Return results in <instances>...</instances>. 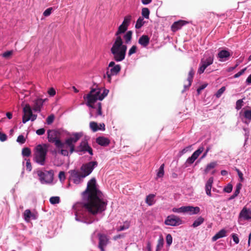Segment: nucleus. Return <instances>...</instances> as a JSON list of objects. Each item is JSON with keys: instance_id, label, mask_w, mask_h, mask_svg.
<instances>
[{"instance_id": "43", "label": "nucleus", "mask_w": 251, "mask_h": 251, "mask_svg": "<svg viewBox=\"0 0 251 251\" xmlns=\"http://www.w3.org/2000/svg\"><path fill=\"white\" fill-rule=\"evenodd\" d=\"M50 202L52 204L59 203L60 198L59 197H52L50 199Z\"/></svg>"}, {"instance_id": "7", "label": "nucleus", "mask_w": 251, "mask_h": 251, "mask_svg": "<svg viewBox=\"0 0 251 251\" xmlns=\"http://www.w3.org/2000/svg\"><path fill=\"white\" fill-rule=\"evenodd\" d=\"M174 212L176 213H188L190 215L196 214L200 212L199 207H193L192 206H184L179 208H174L172 209Z\"/></svg>"}, {"instance_id": "12", "label": "nucleus", "mask_w": 251, "mask_h": 251, "mask_svg": "<svg viewBox=\"0 0 251 251\" xmlns=\"http://www.w3.org/2000/svg\"><path fill=\"white\" fill-rule=\"evenodd\" d=\"M69 173L73 182L75 184L80 183L82 181L83 178L85 177L83 173L78 170H71Z\"/></svg>"}, {"instance_id": "47", "label": "nucleus", "mask_w": 251, "mask_h": 251, "mask_svg": "<svg viewBox=\"0 0 251 251\" xmlns=\"http://www.w3.org/2000/svg\"><path fill=\"white\" fill-rule=\"evenodd\" d=\"M66 144L65 143H64V145ZM66 147H65V146H64V147L62 148H58L59 149H60V151H59V152L61 154H62V155H64V156H68L69 155V152H68V151L67 149H64L63 148H65Z\"/></svg>"}, {"instance_id": "16", "label": "nucleus", "mask_w": 251, "mask_h": 251, "mask_svg": "<svg viewBox=\"0 0 251 251\" xmlns=\"http://www.w3.org/2000/svg\"><path fill=\"white\" fill-rule=\"evenodd\" d=\"M99 248L101 251H105L104 247L106 246L108 243V238L104 234H99Z\"/></svg>"}, {"instance_id": "61", "label": "nucleus", "mask_w": 251, "mask_h": 251, "mask_svg": "<svg viewBox=\"0 0 251 251\" xmlns=\"http://www.w3.org/2000/svg\"><path fill=\"white\" fill-rule=\"evenodd\" d=\"M236 171L237 172L238 175L240 179V181L242 182L244 180L243 175L242 173L238 169H236Z\"/></svg>"}, {"instance_id": "39", "label": "nucleus", "mask_w": 251, "mask_h": 251, "mask_svg": "<svg viewBox=\"0 0 251 251\" xmlns=\"http://www.w3.org/2000/svg\"><path fill=\"white\" fill-rule=\"evenodd\" d=\"M150 11L149 9V8L147 7L143 8L142 9V15L143 17L145 18L146 19H149V15H150Z\"/></svg>"}, {"instance_id": "1", "label": "nucleus", "mask_w": 251, "mask_h": 251, "mask_svg": "<svg viewBox=\"0 0 251 251\" xmlns=\"http://www.w3.org/2000/svg\"><path fill=\"white\" fill-rule=\"evenodd\" d=\"M87 202L83 207L89 213L95 215L106 209L107 202L102 200V193L98 189L95 178H92L87 183L86 190L82 193Z\"/></svg>"}, {"instance_id": "10", "label": "nucleus", "mask_w": 251, "mask_h": 251, "mask_svg": "<svg viewBox=\"0 0 251 251\" xmlns=\"http://www.w3.org/2000/svg\"><path fill=\"white\" fill-rule=\"evenodd\" d=\"M121 70V66L119 64H117L115 66L109 69L107 68L106 74L104 75V78L107 79L108 82L111 81V76L118 75Z\"/></svg>"}, {"instance_id": "3", "label": "nucleus", "mask_w": 251, "mask_h": 251, "mask_svg": "<svg viewBox=\"0 0 251 251\" xmlns=\"http://www.w3.org/2000/svg\"><path fill=\"white\" fill-rule=\"evenodd\" d=\"M49 147V145L47 144L37 145L35 148L33 160L41 165H45Z\"/></svg>"}, {"instance_id": "32", "label": "nucleus", "mask_w": 251, "mask_h": 251, "mask_svg": "<svg viewBox=\"0 0 251 251\" xmlns=\"http://www.w3.org/2000/svg\"><path fill=\"white\" fill-rule=\"evenodd\" d=\"M164 245V239L163 236L161 235L159 236V238L157 241V244L156 248V251H159L163 247Z\"/></svg>"}, {"instance_id": "57", "label": "nucleus", "mask_w": 251, "mask_h": 251, "mask_svg": "<svg viewBox=\"0 0 251 251\" xmlns=\"http://www.w3.org/2000/svg\"><path fill=\"white\" fill-rule=\"evenodd\" d=\"M246 70V68L241 70L240 72H239L238 73H237V74H236L234 75V77L237 78V77H239L240 76H241L242 75H243L244 73Z\"/></svg>"}, {"instance_id": "11", "label": "nucleus", "mask_w": 251, "mask_h": 251, "mask_svg": "<svg viewBox=\"0 0 251 251\" xmlns=\"http://www.w3.org/2000/svg\"><path fill=\"white\" fill-rule=\"evenodd\" d=\"M75 151L76 152H88L91 155L93 154V150L92 148L89 145L88 142L86 140H83L81 142L79 145L77 147Z\"/></svg>"}, {"instance_id": "56", "label": "nucleus", "mask_w": 251, "mask_h": 251, "mask_svg": "<svg viewBox=\"0 0 251 251\" xmlns=\"http://www.w3.org/2000/svg\"><path fill=\"white\" fill-rule=\"evenodd\" d=\"M58 177L60 181H63L65 179V174L63 171H61L59 173Z\"/></svg>"}, {"instance_id": "55", "label": "nucleus", "mask_w": 251, "mask_h": 251, "mask_svg": "<svg viewBox=\"0 0 251 251\" xmlns=\"http://www.w3.org/2000/svg\"><path fill=\"white\" fill-rule=\"evenodd\" d=\"M12 53H13L12 50H9V51H5L3 53H2V57H3L5 58H8L12 54Z\"/></svg>"}, {"instance_id": "51", "label": "nucleus", "mask_w": 251, "mask_h": 251, "mask_svg": "<svg viewBox=\"0 0 251 251\" xmlns=\"http://www.w3.org/2000/svg\"><path fill=\"white\" fill-rule=\"evenodd\" d=\"M173 238L170 234H168L166 236V242L168 246H170L172 243Z\"/></svg>"}, {"instance_id": "49", "label": "nucleus", "mask_w": 251, "mask_h": 251, "mask_svg": "<svg viewBox=\"0 0 251 251\" xmlns=\"http://www.w3.org/2000/svg\"><path fill=\"white\" fill-rule=\"evenodd\" d=\"M242 185L241 183H239L236 185V189L234 192V193L235 194V195L238 196L239 195L240 190L242 188Z\"/></svg>"}, {"instance_id": "13", "label": "nucleus", "mask_w": 251, "mask_h": 251, "mask_svg": "<svg viewBox=\"0 0 251 251\" xmlns=\"http://www.w3.org/2000/svg\"><path fill=\"white\" fill-rule=\"evenodd\" d=\"M182 224V220L177 216H169L165 221V224L171 226H177Z\"/></svg>"}, {"instance_id": "53", "label": "nucleus", "mask_w": 251, "mask_h": 251, "mask_svg": "<svg viewBox=\"0 0 251 251\" xmlns=\"http://www.w3.org/2000/svg\"><path fill=\"white\" fill-rule=\"evenodd\" d=\"M17 141L22 144H24L25 142V139L22 135H19L17 139Z\"/></svg>"}, {"instance_id": "34", "label": "nucleus", "mask_w": 251, "mask_h": 251, "mask_svg": "<svg viewBox=\"0 0 251 251\" xmlns=\"http://www.w3.org/2000/svg\"><path fill=\"white\" fill-rule=\"evenodd\" d=\"M164 164H162L160 168H159L157 172V176L156 179H157L158 178L162 177L164 176Z\"/></svg>"}, {"instance_id": "59", "label": "nucleus", "mask_w": 251, "mask_h": 251, "mask_svg": "<svg viewBox=\"0 0 251 251\" xmlns=\"http://www.w3.org/2000/svg\"><path fill=\"white\" fill-rule=\"evenodd\" d=\"M7 139V136L5 134L0 132V141L4 142Z\"/></svg>"}, {"instance_id": "24", "label": "nucleus", "mask_w": 251, "mask_h": 251, "mask_svg": "<svg viewBox=\"0 0 251 251\" xmlns=\"http://www.w3.org/2000/svg\"><path fill=\"white\" fill-rule=\"evenodd\" d=\"M213 57L209 56L206 59H202L201 61L200 65H201L203 68L206 69L208 66L210 65L213 63Z\"/></svg>"}, {"instance_id": "38", "label": "nucleus", "mask_w": 251, "mask_h": 251, "mask_svg": "<svg viewBox=\"0 0 251 251\" xmlns=\"http://www.w3.org/2000/svg\"><path fill=\"white\" fill-rule=\"evenodd\" d=\"M90 127L93 132H96L99 130V125L95 122H91L90 123Z\"/></svg>"}, {"instance_id": "64", "label": "nucleus", "mask_w": 251, "mask_h": 251, "mask_svg": "<svg viewBox=\"0 0 251 251\" xmlns=\"http://www.w3.org/2000/svg\"><path fill=\"white\" fill-rule=\"evenodd\" d=\"M49 94L51 96H53L55 95V91L53 88H50L48 91Z\"/></svg>"}, {"instance_id": "35", "label": "nucleus", "mask_w": 251, "mask_h": 251, "mask_svg": "<svg viewBox=\"0 0 251 251\" xmlns=\"http://www.w3.org/2000/svg\"><path fill=\"white\" fill-rule=\"evenodd\" d=\"M217 165V162H210L206 166V168L204 170V173L205 174H207L211 169L214 168Z\"/></svg>"}, {"instance_id": "58", "label": "nucleus", "mask_w": 251, "mask_h": 251, "mask_svg": "<svg viewBox=\"0 0 251 251\" xmlns=\"http://www.w3.org/2000/svg\"><path fill=\"white\" fill-rule=\"evenodd\" d=\"M102 108L101 103L100 102L98 103V107L97 109V115L101 116L102 115Z\"/></svg>"}, {"instance_id": "41", "label": "nucleus", "mask_w": 251, "mask_h": 251, "mask_svg": "<svg viewBox=\"0 0 251 251\" xmlns=\"http://www.w3.org/2000/svg\"><path fill=\"white\" fill-rule=\"evenodd\" d=\"M22 153L23 156L28 157L31 155V150L28 148H24L22 150Z\"/></svg>"}, {"instance_id": "54", "label": "nucleus", "mask_w": 251, "mask_h": 251, "mask_svg": "<svg viewBox=\"0 0 251 251\" xmlns=\"http://www.w3.org/2000/svg\"><path fill=\"white\" fill-rule=\"evenodd\" d=\"M52 9V7L48 8L43 12V15L45 17L50 16L51 13Z\"/></svg>"}, {"instance_id": "33", "label": "nucleus", "mask_w": 251, "mask_h": 251, "mask_svg": "<svg viewBox=\"0 0 251 251\" xmlns=\"http://www.w3.org/2000/svg\"><path fill=\"white\" fill-rule=\"evenodd\" d=\"M154 194H150L146 197V202L150 206L152 205L154 203Z\"/></svg>"}, {"instance_id": "5", "label": "nucleus", "mask_w": 251, "mask_h": 251, "mask_svg": "<svg viewBox=\"0 0 251 251\" xmlns=\"http://www.w3.org/2000/svg\"><path fill=\"white\" fill-rule=\"evenodd\" d=\"M37 174L39 177L40 181L42 184L51 183L53 179V172L52 170L46 171H37Z\"/></svg>"}, {"instance_id": "25", "label": "nucleus", "mask_w": 251, "mask_h": 251, "mask_svg": "<svg viewBox=\"0 0 251 251\" xmlns=\"http://www.w3.org/2000/svg\"><path fill=\"white\" fill-rule=\"evenodd\" d=\"M213 57L209 56L206 59H202L201 61L200 65H201L203 68L206 69L208 66L210 65L213 63Z\"/></svg>"}, {"instance_id": "45", "label": "nucleus", "mask_w": 251, "mask_h": 251, "mask_svg": "<svg viewBox=\"0 0 251 251\" xmlns=\"http://www.w3.org/2000/svg\"><path fill=\"white\" fill-rule=\"evenodd\" d=\"M109 90L107 89H104L101 94H100L99 96V100H102L108 94Z\"/></svg>"}, {"instance_id": "22", "label": "nucleus", "mask_w": 251, "mask_h": 251, "mask_svg": "<svg viewBox=\"0 0 251 251\" xmlns=\"http://www.w3.org/2000/svg\"><path fill=\"white\" fill-rule=\"evenodd\" d=\"M96 143L101 146L106 147L110 144V140L104 137H99L96 138Z\"/></svg>"}, {"instance_id": "26", "label": "nucleus", "mask_w": 251, "mask_h": 251, "mask_svg": "<svg viewBox=\"0 0 251 251\" xmlns=\"http://www.w3.org/2000/svg\"><path fill=\"white\" fill-rule=\"evenodd\" d=\"M213 57L209 56L206 59H202L201 61L200 65H201L203 68L206 69L208 66L210 65L213 63Z\"/></svg>"}, {"instance_id": "6", "label": "nucleus", "mask_w": 251, "mask_h": 251, "mask_svg": "<svg viewBox=\"0 0 251 251\" xmlns=\"http://www.w3.org/2000/svg\"><path fill=\"white\" fill-rule=\"evenodd\" d=\"M100 94V90L99 89H92L90 93L87 95V105L92 108H95L94 103L98 100H99V96Z\"/></svg>"}, {"instance_id": "44", "label": "nucleus", "mask_w": 251, "mask_h": 251, "mask_svg": "<svg viewBox=\"0 0 251 251\" xmlns=\"http://www.w3.org/2000/svg\"><path fill=\"white\" fill-rule=\"evenodd\" d=\"M226 90V87L225 86L222 87L215 94L216 97L217 98H219L221 95L224 93Z\"/></svg>"}, {"instance_id": "14", "label": "nucleus", "mask_w": 251, "mask_h": 251, "mask_svg": "<svg viewBox=\"0 0 251 251\" xmlns=\"http://www.w3.org/2000/svg\"><path fill=\"white\" fill-rule=\"evenodd\" d=\"M24 115L22 122L24 124L28 121L32 116V112L29 104H26L23 108Z\"/></svg>"}, {"instance_id": "27", "label": "nucleus", "mask_w": 251, "mask_h": 251, "mask_svg": "<svg viewBox=\"0 0 251 251\" xmlns=\"http://www.w3.org/2000/svg\"><path fill=\"white\" fill-rule=\"evenodd\" d=\"M24 216L25 220L27 222H29L30 221V218H32L33 219H35L36 216L32 213L29 209H26L24 213Z\"/></svg>"}, {"instance_id": "18", "label": "nucleus", "mask_w": 251, "mask_h": 251, "mask_svg": "<svg viewBox=\"0 0 251 251\" xmlns=\"http://www.w3.org/2000/svg\"><path fill=\"white\" fill-rule=\"evenodd\" d=\"M46 99L43 100L42 99H38L34 102L33 109L34 111L40 112L43 104L44 102Z\"/></svg>"}, {"instance_id": "15", "label": "nucleus", "mask_w": 251, "mask_h": 251, "mask_svg": "<svg viewBox=\"0 0 251 251\" xmlns=\"http://www.w3.org/2000/svg\"><path fill=\"white\" fill-rule=\"evenodd\" d=\"M204 150V147L201 146L196 150L186 160V163L189 165H191L194 163V162L198 158L199 156Z\"/></svg>"}, {"instance_id": "19", "label": "nucleus", "mask_w": 251, "mask_h": 251, "mask_svg": "<svg viewBox=\"0 0 251 251\" xmlns=\"http://www.w3.org/2000/svg\"><path fill=\"white\" fill-rule=\"evenodd\" d=\"M213 181L214 178L213 177L211 176L209 178V179H208L205 184V189L206 194L210 197L211 196V190L212 186V184L213 183Z\"/></svg>"}, {"instance_id": "62", "label": "nucleus", "mask_w": 251, "mask_h": 251, "mask_svg": "<svg viewBox=\"0 0 251 251\" xmlns=\"http://www.w3.org/2000/svg\"><path fill=\"white\" fill-rule=\"evenodd\" d=\"M232 239L234 241V242L236 243V244H238L239 243V239L237 236V235L236 234H232Z\"/></svg>"}, {"instance_id": "48", "label": "nucleus", "mask_w": 251, "mask_h": 251, "mask_svg": "<svg viewBox=\"0 0 251 251\" xmlns=\"http://www.w3.org/2000/svg\"><path fill=\"white\" fill-rule=\"evenodd\" d=\"M232 185L230 183H228L227 186H226L224 189V191L225 192H226V193H230L232 190Z\"/></svg>"}, {"instance_id": "46", "label": "nucleus", "mask_w": 251, "mask_h": 251, "mask_svg": "<svg viewBox=\"0 0 251 251\" xmlns=\"http://www.w3.org/2000/svg\"><path fill=\"white\" fill-rule=\"evenodd\" d=\"M55 117L54 115L51 114L48 117L47 119V123L48 125H51L54 121Z\"/></svg>"}, {"instance_id": "9", "label": "nucleus", "mask_w": 251, "mask_h": 251, "mask_svg": "<svg viewBox=\"0 0 251 251\" xmlns=\"http://www.w3.org/2000/svg\"><path fill=\"white\" fill-rule=\"evenodd\" d=\"M82 134L79 133H75L73 137L69 138L65 140V144L70 148V152L72 153L75 151V144L80 138Z\"/></svg>"}, {"instance_id": "30", "label": "nucleus", "mask_w": 251, "mask_h": 251, "mask_svg": "<svg viewBox=\"0 0 251 251\" xmlns=\"http://www.w3.org/2000/svg\"><path fill=\"white\" fill-rule=\"evenodd\" d=\"M195 74V71L193 70V68H191L187 77V81H188V84H187V87H189L192 84V82L193 81V77Z\"/></svg>"}, {"instance_id": "20", "label": "nucleus", "mask_w": 251, "mask_h": 251, "mask_svg": "<svg viewBox=\"0 0 251 251\" xmlns=\"http://www.w3.org/2000/svg\"><path fill=\"white\" fill-rule=\"evenodd\" d=\"M239 217L243 218L245 220L251 219V211L246 207H244L239 214Z\"/></svg>"}, {"instance_id": "2", "label": "nucleus", "mask_w": 251, "mask_h": 251, "mask_svg": "<svg viewBox=\"0 0 251 251\" xmlns=\"http://www.w3.org/2000/svg\"><path fill=\"white\" fill-rule=\"evenodd\" d=\"M127 46L123 44L121 36L116 37L110 49L113 59L117 62L123 61L126 56Z\"/></svg>"}, {"instance_id": "36", "label": "nucleus", "mask_w": 251, "mask_h": 251, "mask_svg": "<svg viewBox=\"0 0 251 251\" xmlns=\"http://www.w3.org/2000/svg\"><path fill=\"white\" fill-rule=\"evenodd\" d=\"M145 22L143 17H140L137 20L135 25V28L136 29H140L144 24Z\"/></svg>"}, {"instance_id": "28", "label": "nucleus", "mask_w": 251, "mask_h": 251, "mask_svg": "<svg viewBox=\"0 0 251 251\" xmlns=\"http://www.w3.org/2000/svg\"><path fill=\"white\" fill-rule=\"evenodd\" d=\"M226 231L225 229H221L212 237V240L213 241H216L219 238L226 236Z\"/></svg>"}, {"instance_id": "21", "label": "nucleus", "mask_w": 251, "mask_h": 251, "mask_svg": "<svg viewBox=\"0 0 251 251\" xmlns=\"http://www.w3.org/2000/svg\"><path fill=\"white\" fill-rule=\"evenodd\" d=\"M187 22L185 21L180 20L175 22L171 26L172 30L173 32H176L178 29H180L182 26L185 25Z\"/></svg>"}, {"instance_id": "63", "label": "nucleus", "mask_w": 251, "mask_h": 251, "mask_svg": "<svg viewBox=\"0 0 251 251\" xmlns=\"http://www.w3.org/2000/svg\"><path fill=\"white\" fill-rule=\"evenodd\" d=\"M206 86H207V84H204L201 85L200 87H199L197 89V92H198V94H200L201 93V91L202 90H203Z\"/></svg>"}, {"instance_id": "42", "label": "nucleus", "mask_w": 251, "mask_h": 251, "mask_svg": "<svg viewBox=\"0 0 251 251\" xmlns=\"http://www.w3.org/2000/svg\"><path fill=\"white\" fill-rule=\"evenodd\" d=\"M244 117L248 120V122H245L246 124H248L251 121V110H247L244 111Z\"/></svg>"}, {"instance_id": "4", "label": "nucleus", "mask_w": 251, "mask_h": 251, "mask_svg": "<svg viewBox=\"0 0 251 251\" xmlns=\"http://www.w3.org/2000/svg\"><path fill=\"white\" fill-rule=\"evenodd\" d=\"M48 140L50 143H53L57 148H62L64 146V143L61 140V132L55 129H49L47 131Z\"/></svg>"}, {"instance_id": "31", "label": "nucleus", "mask_w": 251, "mask_h": 251, "mask_svg": "<svg viewBox=\"0 0 251 251\" xmlns=\"http://www.w3.org/2000/svg\"><path fill=\"white\" fill-rule=\"evenodd\" d=\"M132 33L133 32L131 30H129L124 35V39L126 44L130 43L132 39Z\"/></svg>"}, {"instance_id": "8", "label": "nucleus", "mask_w": 251, "mask_h": 251, "mask_svg": "<svg viewBox=\"0 0 251 251\" xmlns=\"http://www.w3.org/2000/svg\"><path fill=\"white\" fill-rule=\"evenodd\" d=\"M98 166L97 161H91L83 164L80 167V172L83 173L84 176L86 177L93 171L94 169Z\"/></svg>"}, {"instance_id": "29", "label": "nucleus", "mask_w": 251, "mask_h": 251, "mask_svg": "<svg viewBox=\"0 0 251 251\" xmlns=\"http://www.w3.org/2000/svg\"><path fill=\"white\" fill-rule=\"evenodd\" d=\"M128 27L123 24H121L118 27V30L115 33L116 37L121 36V34L125 33Z\"/></svg>"}, {"instance_id": "23", "label": "nucleus", "mask_w": 251, "mask_h": 251, "mask_svg": "<svg viewBox=\"0 0 251 251\" xmlns=\"http://www.w3.org/2000/svg\"><path fill=\"white\" fill-rule=\"evenodd\" d=\"M138 43L143 47H146L149 44L150 38L148 35H143L140 37Z\"/></svg>"}, {"instance_id": "50", "label": "nucleus", "mask_w": 251, "mask_h": 251, "mask_svg": "<svg viewBox=\"0 0 251 251\" xmlns=\"http://www.w3.org/2000/svg\"><path fill=\"white\" fill-rule=\"evenodd\" d=\"M136 50H137V47L135 45L132 46L128 51V55L130 56L132 54L135 53L136 52Z\"/></svg>"}, {"instance_id": "37", "label": "nucleus", "mask_w": 251, "mask_h": 251, "mask_svg": "<svg viewBox=\"0 0 251 251\" xmlns=\"http://www.w3.org/2000/svg\"><path fill=\"white\" fill-rule=\"evenodd\" d=\"M203 222L204 218L201 217H200L199 218H198L196 220H195L192 226L194 227H196L201 225V224H202Z\"/></svg>"}, {"instance_id": "40", "label": "nucleus", "mask_w": 251, "mask_h": 251, "mask_svg": "<svg viewBox=\"0 0 251 251\" xmlns=\"http://www.w3.org/2000/svg\"><path fill=\"white\" fill-rule=\"evenodd\" d=\"M131 20V16L130 15H127L125 17L122 24L126 25L127 27L128 26Z\"/></svg>"}, {"instance_id": "17", "label": "nucleus", "mask_w": 251, "mask_h": 251, "mask_svg": "<svg viewBox=\"0 0 251 251\" xmlns=\"http://www.w3.org/2000/svg\"><path fill=\"white\" fill-rule=\"evenodd\" d=\"M231 56V53L226 50H222L217 54L219 61L223 62L228 60Z\"/></svg>"}, {"instance_id": "60", "label": "nucleus", "mask_w": 251, "mask_h": 251, "mask_svg": "<svg viewBox=\"0 0 251 251\" xmlns=\"http://www.w3.org/2000/svg\"><path fill=\"white\" fill-rule=\"evenodd\" d=\"M36 133L38 135H43L45 133V129L44 128H40L36 130Z\"/></svg>"}, {"instance_id": "52", "label": "nucleus", "mask_w": 251, "mask_h": 251, "mask_svg": "<svg viewBox=\"0 0 251 251\" xmlns=\"http://www.w3.org/2000/svg\"><path fill=\"white\" fill-rule=\"evenodd\" d=\"M243 101L242 99L238 100L236 103V108L238 110L241 108L243 106Z\"/></svg>"}]
</instances>
